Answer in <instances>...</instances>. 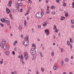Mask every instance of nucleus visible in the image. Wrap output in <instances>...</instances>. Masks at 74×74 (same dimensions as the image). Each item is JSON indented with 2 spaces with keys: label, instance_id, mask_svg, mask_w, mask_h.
<instances>
[{
  "label": "nucleus",
  "instance_id": "f257e3e1",
  "mask_svg": "<svg viewBox=\"0 0 74 74\" xmlns=\"http://www.w3.org/2000/svg\"><path fill=\"white\" fill-rule=\"evenodd\" d=\"M44 15V13L43 12H41V13L40 12H37L36 14V16L37 18H39L40 19L42 17V15Z\"/></svg>",
  "mask_w": 74,
  "mask_h": 74
},
{
  "label": "nucleus",
  "instance_id": "f03ea898",
  "mask_svg": "<svg viewBox=\"0 0 74 74\" xmlns=\"http://www.w3.org/2000/svg\"><path fill=\"white\" fill-rule=\"evenodd\" d=\"M24 40H26V41H24L23 43V44L25 46L29 44V38L28 37H25L24 38Z\"/></svg>",
  "mask_w": 74,
  "mask_h": 74
},
{
  "label": "nucleus",
  "instance_id": "7ed1b4c3",
  "mask_svg": "<svg viewBox=\"0 0 74 74\" xmlns=\"http://www.w3.org/2000/svg\"><path fill=\"white\" fill-rule=\"evenodd\" d=\"M36 52V50H34V49L32 48L31 49L30 53L31 55H35Z\"/></svg>",
  "mask_w": 74,
  "mask_h": 74
},
{
  "label": "nucleus",
  "instance_id": "20e7f679",
  "mask_svg": "<svg viewBox=\"0 0 74 74\" xmlns=\"http://www.w3.org/2000/svg\"><path fill=\"white\" fill-rule=\"evenodd\" d=\"M5 23L6 25H10V22L8 19H5Z\"/></svg>",
  "mask_w": 74,
  "mask_h": 74
},
{
  "label": "nucleus",
  "instance_id": "39448f33",
  "mask_svg": "<svg viewBox=\"0 0 74 74\" xmlns=\"http://www.w3.org/2000/svg\"><path fill=\"white\" fill-rule=\"evenodd\" d=\"M16 5L17 6V7L19 8V7H21V6L22 5V3H17Z\"/></svg>",
  "mask_w": 74,
  "mask_h": 74
},
{
  "label": "nucleus",
  "instance_id": "423d86ee",
  "mask_svg": "<svg viewBox=\"0 0 74 74\" xmlns=\"http://www.w3.org/2000/svg\"><path fill=\"white\" fill-rule=\"evenodd\" d=\"M45 32L46 33L47 35H49V31L48 29H46L45 31Z\"/></svg>",
  "mask_w": 74,
  "mask_h": 74
},
{
  "label": "nucleus",
  "instance_id": "0eeeda50",
  "mask_svg": "<svg viewBox=\"0 0 74 74\" xmlns=\"http://www.w3.org/2000/svg\"><path fill=\"white\" fill-rule=\"evenodd\" d=\"M2 44H6V41L5 40H3L2 41Z\"/></svg>",
  "mask_w": 74,
  "mask_h": 74
},
{
  "label": "nucleus",
  "instance_id": "6e6552de",
  "mask_svg": "<svg viewBox=\"0 0 74 74\" xmlns=\"http://www.w3.org/2000/svg\"><path fill=\"white\" fill-rule=\"evenodd\" d=\"M6 13L7 14H9L10 13V10L8 8H7L6 9Z\"/></svg>",
  "mask_w": 74,
  "mask_h": 74
},
{
  "label": "nucleus",
  "instance_id": "1a4fd4ad",
  "mask_svg": "<svg viewBox=\"0 0 74 74\" xmlns=\"http://www.w3.org/2000/svg\"><path fill=\"white\" fill-rule=\"evenodd\" d=\"M5 54L6 55H10V51H6Z\"/></svg>",
  "mask_w": 74,
  "mask_h": 74
},
{
  "label": "nucleus",
  "instance_id": "9d476101",
  "mask_svg": "<svg viewBox=\"0 0 74 74\" xmlns=\"http://www.w3.org/2000/svg\"><path fill=\"white\" fill-rule=\"evenodd\" d=\"M32 47H34V49H36V45H35V44H32Z\"/></svg>",
  "mask_w": 74,
  "mask_h": 74
},
{
  "label": "nucleus",
  "instance_id": "9b49d317",
  "mask_svg": "<svg viewBox=\"0 0 74 74\" xmlns=\"http://www.w3.org/2000/svg\"><path fill=\"white\" fill-rule=\"evenodd\" d=\"M29 10H27V13L25 14V15H28V14H29Z\"/></svg>",
  "mask_w": 74,
  "mask_h": 74
},
{
  "label": "nucleus",
  "instance_id": "f8f14e48",
  "mask_svg": "<svg viewBox=\"0 0 74 74\" xmlns=\"http://www.w3.org/2000/svg\"><path fill=\"white\" fill-rule=\"evenodd\" d=\"M5 19L4 18H2L1 19V22H5Z\"/></svg>",
  "mask_w": 74,
  "mask_h": 74
},
{
  "label": "nucleus",
  "instance_id": "ddd939ff",
  "mask_svg": "<svg viewBox=\"0 0 74 74\" xmlns=\"http://www.w3.org/2000/svg\"><path fill=\"white\" fill-rule=\"evenodd\" d=\"M65 19V17L63 16H61V18L60 19V20L61 21H63V20H64V19Z\"/></svg>",
  "mask_w": 74,
  "mask_h": 74
},
{
  "label": "nucleus",
  "instance_id": "4468645a",
  "mask_svg": "<svg viewBox=\"0 0 74 74\" xmlns=\"http://www.w3.org/2000/svg\"><path fill=\"white\" fill-rule=\"evenodd\" d=\"M24 57L26 60H27L28 59V57H27V56H26V55H24Z\"/></svg>",
  "mask_w": 74,
  "mask_h": 74
},
{
  "label": "nucleus",
  "instance_id": "2eb2a0df",
  "mask_svg": "<svg viewBox=\"0 0 74 74\" xmlns=\"http://www.w3.org/2000/svg\"><path fill=\"white\" fill-rule=\"evenodd\" d=\"M63 64H64V61L62 60L61 61V65L62 66H63Z\"/></svg>",
  "mask_w": 74,
  "mask_h": 74
},
{
  "label": "nucleus",
  "instance_id": "dca6fc26",
  "mask_svg": "<svg viewBox=\"0 0 74 74\" xmlns=\"http://www.w3.org/2000/svg\"><path fill=\"white\" fill-rule=\"evenodd\" d=\"M3 48L4 50H6L7 49V46L6 45H5L4 46V47H3Z\"/></svg>",
  "mask_w": 74,
  "mask_h": 74
},
{
  "label": "nucleus",
  "instance_id": "f3484780",
  "mask_svg": "<svg viewBox=\"0 0 74 74\" xmlns=\"http://www.w3.org/2000/svg\"><path fill=\"white\" fill-rule=\"evenodd\" d=\"M51 55L52 56H53L54 55V52L52 51L51 53Z\"/></svg>",
  "mask_w": 74,
  "mask_h": 74
},
{
  "label": "nucleus",
  "instance_id": "a211bd4d",
  "mask_svg": "<svg viewBox=\"0 0 74 74\" xmlns=\"http://www.w3.org/2000/svg\"><path fill=\"white\" fill-rule=\"evenodd\" d=\"M18 29H19V30H21V29H22V27L20 25L18 27Z\"/></svg>",
  "mask_w": 74,
  "mask_h": 74
},
{
  "label": "nucleus",
  "instance_id": "6ab92c4d",
  "mask_svg": "<svg viewBox=\"0 0 74 74\" xmlns=\"http://www.w3.org/2000/svg\"><path fill=\"white\" fill-rule=\"evenodd\" d=\"M18 42V41L17 40H15V41L14 42V45H15L16 44H17Z\"/></svg>",
  "mask_w": 74,
  "mask_h": 74
},
{
  "label": "nucleus",
  "instance_id": "aec40b11",
  "mask_svg": "<svg viewBox=\"0 0 74 74\" xmlns=\"http://www.w3.org/2000/svg\"><path fill=\"white\" fill-rule=\"evenodd\" d=\"M24 26H26V21L25 20L24 21Z\"/></svg>",
  "mask_w": 74,
  "mask_h": 74
},
{
  "label": "nucleus",
  "instance_id": "412c9836",
  "mask_svg": "<svg viewBox=\"0 0 74 74\" xmlns=\"http://www.w3.org/2000/svg\"><path fill=\"white\" fill-rule=\"evenodd\" d=\"M69 16V14H68V13H66L65 14V16L66 17H67L68 16Z\"/></svg>",
  "mask_w": 74,
  "mask_h": 74
},
{
  "label": "nucleus",
  "instance_id": "4be33fe9",
  "mask_svg": "<svg viewBox=\"0 0 74 74\" xmlns=\"http://www.w3.org/2000/svg\"><path fill=\"white\" fill-rule=\"evenodd\" d=\"M0 47L1 48H3L4 47V45H3V44H0Z\"/></svg>",
  "mask_w": 74,
  "mask_h": 74
},
{
  "label": "nucleus",
  "instance_id": "5701e85b",
  "mask_svg": "<svg viewBox=\"0 0 74 74\" xmlns=\"http://www.w3.org/2000/svg\"><path fill=\"white\" fill-rule=\"evenodd\" d=\"M53 69L54 70H56V69H58V68H57V67L55 66H54L53 67Z\"/></svg>",
  "mask_w": 74,
  "mask_h": 74
},
{
  "label": "nucleus",
  "instance_id": "b1692460",
  "mask_svg": "<svg viewBox=\"0 0 74 74\" xmlns=\"http://www.w3.org/2000/svg\"><path fill=\"white\" fill-rule=\"evenodd\" d=\"M71 22L72 23V24H74V20L72 19L71 20Z\"/></svg>",
  "mask_w": 74,
  "mask_h": 74
},
{
  "label": "nucleus",
  "instance_id": "393cba45",
  "mask_svg": "<svg viewBox=\"0 0 74 74\" xmlns=\"http://www.w3.org/2000/svg\"><path fill=\"white\" fill-rule=\"evenodd\" d=\"M65 61L67 62H69V60L67 58H65Z\"/></svg>",
  "mask_w": 74,
  "mask_h": 74
},
{
  "label": "nucleus",
  "instance_id": "a878e982",
  "mask_svg": "<svg viewBox=\"0 0 74 74\" xmlns=\"http://www.w3.org/2000/svg\"><path fill=\"white\" fill-rule=\"evenodd\" d=\"M1 60V61H0V64H2L3 63V59H2Z\"/></svg>",
  "mask_w": 74,
  "mask_h": 74
},
{
  "label": "nucleus",
  "instance_id": "bb28decb",
  "mask_svg": "<svg viewBox=\"0 0 74 74\" xmlns=\"http://www.w3.org/2000/svg\"><path fill=\"white\" fill-rule=\"evenodd\" d=\"M0 25L2 26V27H4V25L3 24L1 23H0Z\"/></svg>",
  "mask_w": 74,
  "mask_h": 74
},
{
  "label": "nucleus",
  "instance_id": "cd10ccee",
  "mask_svg": "<svg viewBox=\"0 0 74 74\" xmlns=\"http://www.w3.org/2000/svg\"><path fill=\"white\" fill-rule=\"evenodd\" d=\"M51 14L52 15H55V12H51Z\"/></svg>",
  "mask_w": 74,
  "mask_h": 74
},
{
  "label": "nucleus",
  "instance_id": "c85d7f7f",
  "mask_svg": "<svg viewBox=\"0 0 74 74\" xmlns=\"http://www.w3.org/2000/svg\"><path fill=\"white\" fill-rule=\"evenodd\" d=\"M70 42H72V41H73V40L71 38H70Z\"/></svg>",
  "mask_w": 74,
  "mask_h": 74
},
{
  "label": "nucleus",
  "instance_id": "c756f323",
  "mask_svg": "<svg viewBox=\"0 0 74 74\" xmlns=\"http://www.w3.org/2000/svg\"><path fill=\"white\" fill-rule=\"evenodd\" d=\"M44 24L45 25V26H47V25L48 24V22H47V21H46L45 22Z\"/></svg>",
  "mask_w": 74,
  "mask_h": 74
},
{
  "label": "nucleus",
  "instance_id": "7c9ffc66",
  "mask_svg": "<svg viewBox=\"0 0 74 74\" xmlns=\"http://www.w3.org/2000/svg\"><path fill=\"white\" fill-rule=\"evenodd\" d=\"M40 53L41 57H42V53L41 52H40Z\"/></svg>",
  "mask_w": 74,
  "mask_h": 74
},
{
  "label": "nucleus",
  "instance_id": "2f4dec72",
  "mask_svg": "<svg viewBox=\"0 0 74 74\" xmlns=\"http://www.w3.org/2000/svg\"><path fill=\"white\" fill-rule=\"evenodd\" d=\"M41 70L42 71V72H44V69H43V68H41Z\"/></svg>",
  "mask_w": 74,
  "mask_h": 74
},
{
  "label": "nucleus",
  "instance_id": "473e14b6",
  "mask_svg": "<svg viewBox=\"0 0 74 74\" xmlns=\"http://www.w3.org/2000/svg\"><path fill=\"white\" fill-rule=\"evenodd\" d=\"M63 6H64V7H65V6L66 5V3H64L63 4Z\"/></svg>",
  "mask_w": 74,
  "mask_h": 74
},
{
  "label": "nucleus",
  "instance_id": "72a5a7b5",
  "mask_svg": "<svg viewBox=\"0 0 74 74\" xmlns=\"http://www.w3.org/2000/svg\"><path fill=\"white\" fill-rule=\"evenodd\" d=\"M55 32H56V33L58 32V30L57 29H56L55 30Z\"/></svg>",
  "mask_w": 74,
  "mask_h": 74
},
{
  "label": "nucleus",
  "instance_id": "f704fd0d",
  "mask_svg": "<svg viewBox=\"0 0 74 74\" xmlns=\"http://www.w3.org/2000/svg\"><path fill=\"white\" fill-rule=\"evenodd\" d=\"M72 6H73L72 7V8H74V2H73L72 3Z\"/></svg>",
  "mask_w": 74,
  "mask_h": 74
},
{
  "label": "nucleus",
  "instance_id": "c9c22d12",
  "mask_svg": "<svg viewBox=\"0 0 74 74\" xmlns=\"http://www.w3.org/2000/svg\"><path fill=\"white\" fill-rule=\"evenodd\" d=\"M67 44H68V45H70V42H69V41H67Z\"/></svg>",
  "mask_w": 74,
  "mask_h": 74
},
{
  "label": "nucleus",
  "instance_id": "e433bc0d",
  "mask_svg": "<svg viewBox=\"0 0 74 74\" xmlns=\"http://www.w3.org/2000/svg\"><path fill=\"white\" fill-rule=\"evenodd\" d=\"M21 59H23V56H22V55H21Z\"/></svg>",
  "mask_w": 74,
  "mask_h": 74
},
{
  "label": "nucleus",
  "instance_id": "4c0bfd02",
  "mask_svg": "<svg viewBox=\"0 0 74 74\" xmlns=\"http://www.w3.org/2000/svg\"><path fill=\"white\" fill-rule=\"evenodd\" d=\"M56 29V26L55 25H54L53 29H54V30H55V29Z\"/></svg>",
  "mask_w": 74,
  "mask_h": 74
},
{
  "label": "nucleus",
  "instance_id": "58836bf2",
  "mask_svg": "<svg viewBox=\"0 0 74 74\" xmlns=\"http://www.w3.org/2000/svg\"><path fill=\"white\" fill-rule=\"evenodd\" d=\"M47 11H48V9H49V6H47Z\"/></svg>",
  "mask_w": 74,
  "mask_h": 74
},
{
  "label": "nucleus",
  "instance_id": "ea45409f",
  "mask_svg": "<svg viewBox=\"0 0 74 74\" xmlns=\"http://www.w3.org/2000/svg\"><path fill=\"white\" fill-rule=\"evenodd\" d=\"M8 6L9 7H11V4H9V3L8 4Z\"/></svg>",
  "mask_w": 74,
  "mask_h": 74
},
{
  "label": "nucleus",
  "instance_id": "a19ab883",
  "mask_svg": "<svg viewBox=\"0 0 74 74\" xmlns=\"http://www.w3.org/2000/svg\"><path fill=\"white\" fill-rule=\"evenodd\" d=\"M61 52H63V49L62 48H61Z\"/></svg>",
  "mask_w": 74,
  "mask_h": 74
},
{
  "label": "nucleus",
  "instance_id": "79ce46f5",
  "mask_svg": "<svg viewBox=\"0 0 74 74\" xmlns=\"http://www.w3.org/2000/svg\"><path fill=\"white\" fill-rule=\"evenodd\" d=\"M28 1H29V3H30V4L32 3V1H31L30 0H28Z\"/></svg>",
  "mask_w": 74,
  "mask_h": 74
},
{
  "label": "nucleus",
  "instance_id": "37998d69",
  "mask_svg": "<svg viewBox=\"0 0 74 74\" xmlns=\"http://www.w3.org/2000/svg\"><path fill=\"white\" fill-rule=\"evenodd\" d=\"M8 4H12V2H11V1H9V3H8Z\"/></svg>",
  "mask_w": 74,
  "mask_h": 74
},
{
  "label": "nucleus",
  "instance_id": "c03bdc74",
  "mask_svg": "<svg viewBox=\"0 0 74 74\" xmlns=\"http://www.w3.org/2000/svg\"><path fill=\"white\" fill-rule=\"evenodd\" d=\"M12 53L13 55H15V52H14V51H13L12 52Z\"/></svg>",
  "mask_w": 74,
  "mask_h": 74
},
{
  "label": "nucleus",
  "instance_id": "a18cd8bd",
  "mask_svg": "<svg viewBox=\"0 0 74 74\" xmlns=\"http://www.w3.org/2000/svg\"><path fill=\"white\" fill-rule=\"evenodd\" d=\"M49 11H47V12H46V14H49Z\"/></svg>",
  "mask_w": 74,
  "mask_h": 74
},
{
  "label": "nucleus",
  "instance_id": "49530a36",
  "mask_svg": "<svg viewBox=\"0 0 74 74\" xmlns=\"http://www.w3.org/2000/svg\"><path fill=\"white\" fill-rule=\"evenodd\" d=\"M41 25H39L38 26V28H39V29H41Z\"/></svg>",
  "mask_w": 74,
  "mask_h": 74
},
{
  "label": "nucleus",
  "instance_id": "de8ad7c7",
  "mask_svg": "<svg viewBox=\"0 0 74 74\" xmlns=\"http://www.w3.org/2000/svg\"><path fill=\"white\" fill-rule=\"evenodd\" d=\"M70 47H71V48H72V47H73V46H72V45H70Z\"/></svg>",
  "mask_w": 74,
  "mask_h": 74
},
{
  "label": "nucleus",
  "instance_id": "09e8293b",
  "mask_svg": "<svg viewBox=\"0 0 74 74\" xmlns=\"http://www.w3.org/2000/svg\"><path fill=\"white\" fill-rule=\"evenodd\" d=\"M49 0H46V3H48V1H49Z\"/></svg>",
  "mask_w": 74,
  "mask_h": 74
},
{
  "label": "nucleus",
  "instance_id": "8fccbe9b",
  "mask_svg": "<svg viewBox=\"0 0 74 74\" xmlns=\"http://www.w3.org/2000/svg\"><path fill=\"white\" fill-rule=\"evenodd\" d=\"M50 8H51V9H53V6L51 7Z\"/></svg>",
  "mask_w": 74,
  "mask_h": 74
},
{
  "label": "nucleus",
  "instance_id": "3c124183",
  "mask_svg": "<svg viewBox=\"0 0 74 74\" xmlns=\"http://www.w3.org/2000/svg\"><path fill=\"white\" fill-rule=\"evenodd\" d=\"M14 49L15 51H16V47H15Z\"/></svg>",
  "mask_w": 74,
  "mask_h": 74
},
{
  "label": "nucleus",
  "instance_id": "603ef678",
  "mask_svg": "<svg viewBox=\"0 0 74 74\" xmlns=\"http://www.w3.org/2000/svg\"><path fill=\"white\" fill-rule=\"evenodd\" d=\"M42 26H44V27H45L46 26V25H45V24H44L42 25Z\"/></svg>",
  "mask_w": 74,
  "mask_h": 74
},
{
  "label": "nucleus",
  "instance_id": "864d4df0",
  "mask_svg": "<svg viewBox=\"0 0 74 74\" xmlns=\"http://www.w3.org/2000/svg\"><path fill=\"white\" fill-rule=\"evenodd\" d=\"M56 2H57V3H59V0H56Z\"/></svg>",
  "mask_w": 74,
  "mask_h": 74
},
{
  "label": "nucleus",
  "instance_id": "5fc2aeb1",
  "mask_svg": "<svg viewBox=\"0 0 74 74\" xmlns=\"http://www.w3.org/2000/svg\"><path fill=\"white\" fill-rule=\"evenodd\" d=\"M22 63L23 64H25V62L23 61H22Z\"/></svg>",
  "mask_w": 74,
  "mask_h": 74
},
{
  "label": "nucleus",
  "instance_id": "6e6d98bb",
  "mask_svg": "<svg viewBox=\"0 0 74 74\" xmlns=\"http://www.w3.org/2000/svg\"><path fill=\"white\" fill-rule=\"evenodd\" d=\"M20 12H22V9H21L20 10Z\"/></svg>",
  "mask_w": 74,
  "mask_h": 74
},
{
  "label": "nucleus",
  "instance_id": "4d7b16f0",
  "mask_svg": "<svg viewBox=\"0 0 74 74\" xmlns=\"http://www.w3.org/2000/svg\"><path fill=\"white\" fill-rule=\"evenodd\" d=\"M21 37H23V35H21Z\"/></svg>",
  "mask_w": 74,
  "mask_h": 74
},
{
  "label": "nucleus",
  "instance_id": "13d9d810",
  "mask_svg": "<svg viewBox=\"0 0 74 74\" xmlns=\"http://www.w3.org/2000/svg\"><path fill=\"white\" fill-rule=\"evenodd\" d=\"M63 74H66V72H63Z\"/></svg>",
  "mask_w": 74,
  "mask_h": 74
},
{
  "label": "nucleus",
  "instance_id": "bf43d9fd",
  "mask_svg": "<svg viewBox=\"0 0 74 74\" xmlns=\"http://www.w3.org/2000/svg\"><path fill=\"white\" fill-rule=\"evenodd\" d=\"M38 41H40V39H39V38H38Z\"/></svg>",
  "mask_w": 74,
  "mask_h": 74
},
{
  "label": "nucleus",
  "instance_id": "052dcab7",
  "mask_svg": "<svg viewBox=\"0 0 74 74\" xmlns=\"http://www.w3.org/2000/svg\"><path fill=\"white\" fill-rule=\"evenodd\" d=\"M32 30L33 31H33H34V29H33V28L32 29Z\"/></svg>",
  "mask_w": 74,
  "mask_h": 74
},
{
  "label": "nucleus",
  "instance_id": "680f3d73",
  "mask_svg": "<svg viewBox=\"0 0 74 74\" xmlns=\"http://www.w3.org/2000/svg\"><path fill=\"white\" fill-rule=\"evenodd\" d=\"M9 16H10V17H11V14H10Z\"/></svg>",
  "mask_w": 74,
  "mask_h": 74
},
{
  "label": "nucleus",
  "instance_id": "e2e57ef3",
  "mask_svg": "<svg viewBox=\"0 0 74 74\" xmlns=\"http://www.w3.org/2000/svg\"><path fill=\"white\" fill-rule=\"evenodd\" d=\"M14 73H15V74L16 73H17L16 71H14Z\"/></svg>",
  "mask_w": 74,
  "mask_h": 74
},
{
  "label": "nucleus",
  "instance_id": "0e129e2a",
  "mask_svg": "<svg viewBox=\"0 0 74 74\" xmlns=\"http://www.w3.org/2000/svg\"><path fill=\"white\" fill-rule=\"evenodd\" d=\"M71 27H72V28H74V26L73 25H72L71 26Z\"/></svg>",
  "mask_w": 74,
  "mask_h": 74
},
{
  "label": "nucleus",
  "instance_id": "69168bd1",
  "mask_svg": "<svg viewBox=\"0 0 74 74\" xmlns=\"http://www.w3.org/2000/svg\"><path fill=\"white\" fill-rule=\"evenodd\" d=\"M71 59H73V56H71Z\"/></svg>",
  "mask_w": 74,
  "mask_h": 74
},
{
  "label": "nucleus",
  "instance_id": "338daca9",
  "mask_svg": "<svg viewBox=\"0 0 74 74\" xmlns=\"http://www.w3.org/2000/svg\"><path fill=\"white\" fill-rule=\"evenodd\" d=\"M58 36H60V33H58Z\"/></svg>",
  "mask_w": 74,
  "mask_h": 74
},
{
  "label": "nucleus",
  "instance_id": "774afa93",
  "mask_svg": "<svg viewBox=\"0 0 74 74\" xmlns=\"http://www.w3.org/2000/svg\"><path fill=\"white\" fill-rule=\"evenodd\" d=\"M12 74H14V73L13 72H12Z\"/></svg>",
  "mask_w": 74,
  "mask_h": 74
}]
</instances>
